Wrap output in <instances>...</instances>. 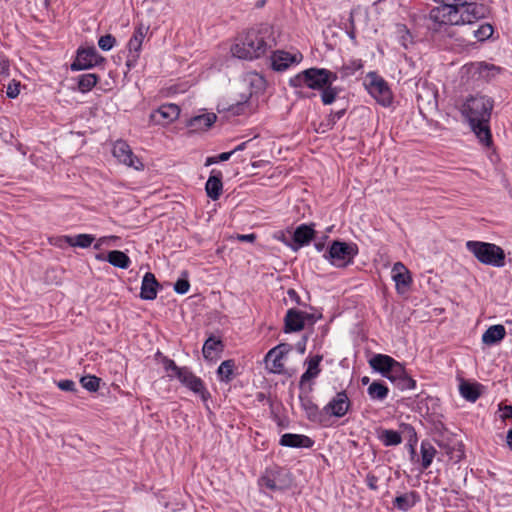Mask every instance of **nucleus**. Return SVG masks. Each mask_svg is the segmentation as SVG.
Returning a JSON list of instances; mask_svg holds the SVG:
<instances>
[{"label": "nucleus", "mask_w": 512, "mask_h": 512, "mask_svg": "<svg viewBox=\"0 0 512 512\" xmlns=\"http://www.w3.org/2000/svg\"><path fill=\"white\" fill-rule=\"evenodd\" d=\"M438 6L428 15V29L441 32L447 26L473 25L489 12L488 6L478 0H433Z\"/></svg>", "instance_id": "obj_1"}, {"label": "nucleus", "mask_w": 512, "mask_h": 512, "mask_svg": "<svg viewBox=\"0 0 512 512\" xmlns=\"http://www.w3.org/2000/svg\"><path fill=\"white\" fill-rule=\"evenodd\" d=\"M493 107L494 100L480 94L469 96L461 107V113L471 130L486 147H490L493 142L489 125Z\"/></svg>", "instance_id": "obj_2"}, {"label": "nucleus", "mask_w": 512, "mask_h": 512, "mask_svg": "<svg viewBox=\"0 0 512 512\" xmlns=\"http://www.w3.org/2000/svg\"><path fill=\"white\" fill-rule=\"evenodd\" d=\"M272 28L268 24H260L248 29L232 45L231 53L242 60H254L263 56L271 48Z\"/></svg>", "instance_id": "obj_3"}, {"label": "nucleus", "mask_w": 512, "mask_h": 512, "mask_svg": "<svg viewBox=\"0 0 512 512\" xmlns=\"http://www.w3.org/2000/svg\"><path fill=\"white\" fill-rule=\"evenodd\" d=\"M466 248L482 264L494 267L505 265V252L496 244L471 240L466 242Z\"/></svg>", "instance_id": "obj_4"}, {"label": "nucleus", "mask_w": 512, "mask_h": 512, "mask_svg": "<svg viewBox=\"0 0 512 512\" xmlns=\"http://www.w3.org/2000/svg\"><path fill=\"white\" fill-rule=\"evenodd\" d=\"M357 254L358 247L355 243L335 240L324 254V257L329 260L332 265L342 268L352 264Z\"/></svg>", "instance_id": "obj_5"}, {"label": "nucleus", "mask_w": 512, "mask_h": 512, "mask_svg": "<svg viewBox=\"0 0 512 512\" xmlns=\"http://www.w3.org/2000/svg\"><path fill=\"white\" fill-rule=\"evenodd\" d=\"M258 483L260 487L272 492L284 491L290 488L292 477L287 469L273 466L265 470Z\"/></svg>", "instance_id": "obj_6"}, {"label": "nucleus", "mask_w": 512, "mask_h": 512, "mask_svg": "<svg viewBox=\"0 0 512 512\" xmlns=\"http://www.w3.org/2000/svg\"><path fill=\"white\" fill-rule=\"evenodd\" d=\"M371 368L383 377L395 383L407 371L405 367L394 358L385 354H376L369 360Z\"/></svg>", "instance_id": "obj_7"}, {"label": "nucleus", "mask_w": 512, "mask_h": 512, "mask_svg": "<svg viewBox=\"0 0 512 512\" xmlns=\"http://www.w3.org/2000/svg\"><path fill=\"white\" fill-rule=\"evenodd\" d=\"M368 93L383 107H388L393 101L392 92L388 83L376 72H369L366 76Z\"/></svg>", "instance_id": "obj_8"}, {"label": "nucleus", "mask_w": 512, "mask_h": 512, "mask_svg": "<svg viewBox=\"0 0 512 512\" xmlns=\"http://www.w3.org/2000/svg\"><path fill=\"white\" fill-rule=\"evenodd\" d=\"M352 409V402L349 399L345 390L339 391L336 395L324 406V420L326 427L329 426L330 417L342 418Z\"/></svg>", "instance_id": "obj_9"}, {"label": "nucleus", "mask_w": 512, "mask_h": 512, "mask_svg": "<svg viewBox=\"0 0 512 512\" xmlns=\"http://www.w3.org/2000/svg\"><path fill=\"white\" fill-rule=\"evenodd\" d=\"M113 156L124 165L132 167L135 170H143V162L133 153L126 141L117 140L112 149Z\"/></svg>", "instance_id": "obj_10"}, {"label": "nucleus", "mask_w": 512, "mask_h": 512, "mask_svg": "<svg viewBox=\"0 0 512 512\" xmlns=\"http://www.w3.org/2000/svg\"><path fill=\"white\" fill-rule=\"evenodd\" d=\"M104 60V57H102L93 46L78 49L76 59L71 64V70L80 71L89 69L104 62Z\"/></svg>", "instance_id": "obj_11"}, {"label": "nucleus", "mask_w": 512, "mask_h": 512, "mask_svg": "<svg viewBox=\"0 0 512 512\" xmlns=\"http://www.w3.org/2000/svg\"><path fill=\"white\" fill-rule=\"evenodd\" d=\"M311 391L312 387L309 388L307 393L299 394L301 408L310 422L326 427V421L324 420V407L320 409L319 406L314 403L312 397L309 395Z\"/></svg>", "instance_id": "obj_12"}, {"label": "nucleus", "mask_w": 512, "mask_h": 512, "mask_svg": "<svg viewBox=\"0 0 512 512\" xmlns=\"http://www.w3.org/2000/svg\"><path fill=\"white\" fill-rule=\"evenodd\" d=\"M177 379L189 390L199 395L203 402H207L211 397L209 391L204 385L203 380L196 376L188 367H185Z\"/></svg>", "instance_id": "obj_13"}, {"label": "nucleus", "mask_w": 512, "mask_h": 512, "mask_svg": "<svg viewBox=\"0 0 512 512\" xmlns=\"http://www.w3.org/2000/svg\"><path fill=\"white\" fill-rule=\"evenodd\" d=\"M148 30V27H144L143 24H139L130 38L128 42V56L126 60V66L128 68H133L136 66L137 61L139 59V53L142 48V43L145 37V33Z\"/></svg>", "instance_id": "obj_14"}, {"label": "nucleus", "mask_w": 512, "mask_h": 512, "mask_svg": "<svg viewBox=\"0 0 512 512\" xmlns=\"http://www.w3.org/2000/svg\"><path fill=\"white\" fill-rule=\"evenodd\" d=\"M179 115L180 108L178 105L173 103H166L153 111L150 115V119L155 124L164 126L175 121Z\"/></svg>", "instance_id": "obj_15"}, {"label": "nucleus", "mask_w": 512, "mask_h": 512, "mask_svg": "<svg viewBox=\"0 0 512 512\" xmlns=\"http://www.w3.org/2000/svg\"><path fill=\"white\" fill-rule=\"evenodd\" d=\"M302 59V55L290 54L283 50L274 51L270 57L271 68L274 71L282 72L288 69L292 64L299 63Z\"/></svg>", "instance_id": "obj_16"}, {"label": "nucleus", "mask_w": 512, "mask_h": 512, "mask_svg": "<svg viewBox=\"0 0 512 512\" xmlns=\"http://www.w3.org/2000/svg\"><path fill=\"white\" fill-rule=\"evenodd\" d=\"M392 278L398 293H405L412 283L409 270L401 262H396L392 268Z\"/></svg>", "instance_id": "obj_17"}, {"label": "nucleus", "mask_w": 512, "mask_h": 512, "mask_svg": "<svg viewBox=\"0 0 512 512\" xmlns=\"http://www.w3.org/2000/svg\"><path fill=\"white\" fill-rule=\"evenodd\" d=\"M307 87L313 90H322L327 86V72L325 68H309L305 70Z\"/></svg>", "instance_id": "obj_18"}, {"label": "nucleus", "mask_w": 512, "mask_h": 512, "mask_svg": "<svg viewBox=\"0 0 512 512\" xmlns=\"http://www.w3.org/2000/svg\"><path fill=\"white\" fill-rule=\"evenodd\" d=\"M305 327L303 311L297 310L296 308H290L287 310L284 317V332L293 333L303 330Z\"/></svg>", "instance_id": "obj_19"}, {"label": "nucleus", "mask_w": 512, "mask_h": 512, "mask_svg": "<svg viewBox=\"0 0 512 512\" xmlns=\"http://www.w3.org/2000/svg\"><path fill=\"white\" fill-rule=\"evenodd\" d=\"M313 226V224H301L295 229L293 233L294 245L291 246L294 251H297L300 247L308 245L314 238L315 230Z\"/></svg>", "instance_id": "obj_20"}, {"label": "nucleus", "mask_w": 512, "mask_h": 512, "mask_svg": "<svg viewBox=\"0 0 512 512\" xmlns=\"http://www.w3.org/2000/svg\"><path fill=\"white\" fill-rule=\"evenodd\" d=\"M279 444L290 448H311L314 440L302 434L285 433L281 436Z\"/></svg>", "instance_id": "obj_21"}, {"label": "nucleus", "mask_w": 512, "mask_h": 512, "mask_svg": "<svg viewBox=\"0 0 512 512\" xmlns=\"http://www.w3.org/2000/svg\"><path fill=\"white\" fill-rule=\"evenodd\" d=\"M217 120L215 113H204L190 118L186 125L190 132H202L208 130Z\"/></svg>", "instance_id": "obj_22"}, {"label": "nucleus", "mask_w": 512, "mask_h": 512, "mask_svg": "<svg viewBox=\"0 0 512 512\" xmlns=\"http://www.w3.org/2000/svg\"><path fill=\"white\" fill-rule=\"evenodd\" d=\"M222 172L216 169H213L210 173V176L205 184V190L207 196L212 200H218L222 194L223 183H222Z\"/></svg>", "instance_id": "obj_23"}, {"label": "nucleus", "mask_w": 512, "mask_h": 512, "mask_svg": "<svg viewBox=\"0 0 512 512\" xmlns=\"http://www.w3.org/2000/svg\"><path fill=\"white\" fill-rule=\"evenodd\" d=\"M160 284L155 275L151 272L145 273L141 283L140 298L143 300H154Z\"/></svg>", "instance_id": "obj_24"}, {"label": "nucleus", "mask_w": 512, "mask_h": 512, "mask_svg": "<svg viewBox=\"0 0 512 512\" xmlns=\"http://www.w3.org/2000/svg\"><path fill=\"white\" fill-rule=\"evenodd\" d=\"M322 359H323V356L320 354H317V355L306 360L307 369L300 377V381H299L300 388H302L306 382L310 381L311 379L316 378L321 373L320 363H321Z\"/></svg>", "instance_id": "obj_25"}, {"label": "nucleus", "mask_w": 512, "mask_h": 512, "mask_svg": "<svg viewBox=\"0 0 512 512\" xmlns=\"http://www.w3.org/2000/svg\"><path fill=\"white\" fill-rule=\"evenodd\" d=\"M420 500V497L416 491H410L404 494H400L393 500L394 508L407 512Z\"/></svg>", "instance_id": "obj_26"}, {"label": "nucleus", "mask_w": 512, "mask_h": 512, "mask_svg": "<svg viewBox=\"0 0 512 512\" xmlns=\"http://www.w3.org/2000/svg\"><path fill=\"white\" fill-rule=\"evenodd\" d=\"M505 327L501 324L490 326L482 335V342L486 345H494L504 339Z\"/></svg>", "instance_id": "obj_27"}, {"label": "nucleus", "mask_w": 512, "mask_h": 512, "mask_svg": "<svg viewBox=\"0 0 512 512\" xmlns=\"http://www.w3.org/2000/svg\"><path fill=\"white\" fill-rule=\"evenodd\" d=\"M223 349L224 344L222 340L211 335L203 344V357L207 360H212L214 355L222 352Z\"/></svg>", "instance_id": "obj_28"}, {"label": "nucleus", "mask_w": 512, "mask_h": 512, "mask_svg": "<svg viewBox=\"0 0 512 512\" xmlns=\"http://www.w3.org/2000/svg\"><path fill=\"white\" fill-rule=\"evenodd\" d=\"M483 386L480 383H470L463 381L459 386L461 396L470 402H475L481 395Z\"/></svg>", "instance_id": "obj_29"}, {"label": "nucleus", "mask_w": 512, "mask_h": 512, "mask_svg": "<svg viewBox=\"0 0 512 512\" xmlns=\"http://www.w3.org/2000/svg\"><path fill=\"white\" fill-rule=\"evenodd\" d=\"M378 439L386 447L397 446L402 442V436L398 431L391 429L378 428L376 430Z\"/></svg>", "instance_id": "obj_30"}, {"label": "nucleus", "mask_w": 512, "mask_h": 512, "mask_svg": "<svg viewBox=\"0 0 512 512\" xmlns=\"http://www.w3.org/2000/svg\"><path fill=\"white\" fill-rule=\"evenodd\" d=\"M107 262L120 269H127L131 264V260L128 255L119 250H112L108 252Z\"/></svg>", "instance_id": "obj_31"}, {"label": "nucleus", "mask_w": 512, "mask_h": 512, "mask_svg": "<svg viewBox=\"0 0 512 512\" xmlns=\"http://www.w3.org/2000/svg\"><path fill=\"white\" fill-rule=\"evenodd\" d=\"M63 239L69 246L88 248L94 242L95 237L91 234H78L76 236H64Z\"/></svg>", "instance_id": "obj_32"}, {"label": "nucleus", "mask_w": 512, "mask_h": 512, "mask_svg": "<svg viewBox=\"0 0 512 512\" xmlns=\"http://www.w3.org/2000/svg\"><path fill=\"white\" fill-rule=\"evenodd\" d=\"M367 393L372 400L383 401L389 394L388 387L380 381H373L368 389Z\"/></svg>", "instance_id": "obj_33"}, {"label": "nucleus", "mask_w": 512, "mask_h": 512, "mask_svg": "<svg viewBox=\"0 0 512 512\" xmlns=\"http://www.w3.org/2000/svg\"><path fill=\"white\" fill-rule=\"evenodd\" d=\"M421 469L426 470L431 465L437 451L429 441L421 442Z\"/></svg>", "instance_id": "obj_34"}, {"label": "nucleus", "mask_w": 512, "mask_h": 512, "mask_svg": "<svg viewBox=\"0 0 512 512\" xmlns=\"http://www.w3.org/2000/svg\"><path fill=\"white\" fill-rule=\"evenodd\" d=\"M346 111H347V107H342L336 111L331 110L329 115L326 117L325 122H322L320 124L319 129H317V132H319L320 129H321V132H326L328 130L333 129L336 122L338 120H340L346 114Z\"/></svg>", "instance_id": "obj_35"}, {"label": "nucleus", "mask_w": 512, "mask_h": 512, "mask_svg": "<svg viewBox=\"0 0 512 512\" xmlns=\"http://www.w3.org/2000/svg\"><path fill=\"white\" fill-rule=\"evenodd\" d=\"M99 77L95 73H85L78 76V90L82 93L91 91L97 84Z\"/></svg>", "instance_id": "obj_36"}, {"label": "nucleus", "mask_w": 512, "mask_h": 512, "mask_svg": "<svg viewBox=\"0 0 512 512\" xmlns=\"http://www.w3.org/2000/svg\"><path fill=\"white\" fill-rule=\"evenodd\" d=\"M234 369H235V361L232 359H228L223 361L218 369L217 374L219 377V380L225 383H229L233 379L234 375Z\"/></svg>", "instance_id": "obj_37"}, {"label": "nucleus", "mask_w": 512, "mask_h": 512, "mask_svg": "<svg viewBox=\"0 0 512 512\" xmlns=\"http://www.w3.org/2000/svg\"><path fill=\"white\" fill-rule=\"evenodd\" d=\"M396 34L399 44L404 49H408L409 45L413 43L412 34L405 24L399 23L396 25Z\"/></svg>", "instance_id": "obj_38"}, {"label": "nucleus", "mask_w": 512, "mask_h": 512, "mask_svg": "<svg viewBox=\"0 0 512 512\" xmlns=\"http://www.w3.org/2000/svg\"><path fill=\"white\" fill-rule=\"evenodd\" d=\"M341 89L337 86H326L324 89L321 90V101L324 105H330L332 104L336 98L337 95Z\"/></svg>", "instance_id": "obj_39"}, {"label": "nucleus", "mask_w": 512, "mask_h": 512, "mask_svg": "<svg viewBox=\"0 0 512 512\" xmlns=\"http://www.w3.org/2000/svg\"><path fill=\"white\" fill-rule=\"evenodd\" d=\"M493 27L489 23H483L478 28L473 29L472 33L478 41H485L489 39L493 34Z\"/></svg>", "instance_id": "obj_40"}, {"label": "nucleus", "mask_w": 512, "mask_h": 512, "mask_svg": "<svg viewBox=\"0 0 512 512\" xmlns=\"http://www.w3.org/2000/svg\"><path fill=\"white\" fill-rule=\"evenodd\" d=\"M100 381L101 379L95 375H87L80 379V384L89 392H96L100 387Z\"/></svg>", "instance_id": "obj_41"}, {"label": "nucleus", "mask_w": 512, "mask_h": 512, "mask_svg": "<svg viewBox=\"0 0 512 512\" xmlns=\"http://www.w3.org/2000/svg\"><path fill=\"white\" fill-rule=\"evenodd\" d=\"M424 91H425V95H423L422 93L417 94L418 104L419 105L427 104L429 106H436L437 105V100H436L437 92L433 91L431 89H428V88H424Z\"/></svg>", "instance_id": "obj_42"}, {"label": "nucleus", "mask_w": 512, "mask_h": 512, "mask_svg": "<svg viewBox=\"0 0 512 512\" xmlns=\"http://www.w3.org/2000/svg\"><path fill=\"white\" fill-rule=\"evenodd\" d=\"M162 363H163L164 369L167 372H169V371L172 372L171 374H168L169 377L178 378L179 375L182 373V371L185 369V367H178L172 359H169L166 356L162 357Z\"/></svg>", "instance_id": "obj_43"}, {"label": "nucleus", "mask_w": 512, "mask_h": 512, "mask_svg": "<svg viewBox=\"0 0 512 512\" xmlns=\"http://www.w3.org/2000/svg\"><path fill=\"white\" fill-rule=\"evenodd\" d=\"M393 384L402 391L416 387V381L407 372Z\"/></svg>", "instance_id": "obj_44"}, {"label": "nucleus", "mask_w": 512, "mask_h": 512, "mask_svg": "<svg viewBox=\"0 0 512 512\" xmlns=\"http://www.w3.org/2000/svg\"><path fill=\"white\" fill-rule=\"evenodd\" d=\"M447 456L449 457L450 460H452L455 463L460 462L465 457L463 445L461 443L453 444V446L447 453Z\"/></svg>", "instance_id": "obj_45"}, {"label": "nucleus", "mask_w": 512, "mask_h": 512, "mask_svg": "<svg viewBox=\"0 0 512 512\" xmlns=\"http://www.w3.org/2000/svg\"><path fill=\"white\" fill-rule=\"evenodd\" d=\"M447 456L449 457L450 460H452L455 463L460 462L465 457L463 445L461 443L453 444V446L447 453Z\"/></svg>", "instance_id": "obj_46"}, {"label": "nucleus", "mask_w": 512, "mask_h": 512, "mask_svg": "<svg viewBox=\"0 0 512 512\" xmlns=\"http://www.w3.org/2000/svg\"><path fill=\"white\" fill-rule=\"evenodd\" d=\"M116 44V38L111 34L103 35L98 40V46L103 51L111 50Z\"/></svg>", "instance_id": "obj_47"}, {"label": "nucleus", "mask_w": 512, "mask_h": 512, "mask_svg": "<svg viewBox=\"0 0 512 512\" xmlns=\"http://www.w3.org/2000/svg\"><path fill=\"white\" fill-rule=\"evenodd\" d=\"M363 67L362 61L360 59L353 60L350 64L343 66V76H349L354 74L357 70H360Z\"/></svg>", "instance_id": "obj_48"}, {"label": "nucleus", "mask_w": 512, "mask_h": 512, "mask_svg": "<svg viewBox=\"0 0 512 512\" xmlns=\"http://www.w3.org/2000/svg\"><path fill=\"white\" fill-rule=\"evenodd\" d=\"M305 75V70L298 73L294 77L290 78L289 85L293 88H300L303 86L307 87V81Z\"/></svg>", "instance_id": "obj_49"}, {"label": "nucleus", "mask_w": 512, "mask_h": 512, "mask_svg": "<svg viewBox=\"0 0 512 512\" xmlns=\"http://www.w3.org/2000/svg\"><path fill=\"white\" fill-rule=\"evenodd\" d=\"M190 283L187 278H179L174 284V291L178 294H185L189 291Z\"/></svg>", "instance_id": "obj_50"}, {"label": "nucleus", "mask_w": 512, "mask_h": 512, "mask_svg": "<svg viewBox=\"0 0 512 512\" xmlns=\"http://www.w3.org/2000/svg\"><path fill=\"white\" fill-rule=\"evenodd\" d=\"M19 93H20V82H18L16 80H12L7 86V91H6L7 97L14 99L19 95Z\"/></svg>", "instance_id": "obj_51"}, {"label": "nucleus", "mask_w": 512, "mask_h": 512, "mask_svg": "<svg viewBox=\"0 0 512 512\" xmlns=\"http://www.w3.org/2000/svg\"><path fill=\"white\" fill-rule=\"evenodd\" d=\"M57 387L62 391L74 392L76 391V383L73 380L65 379L57 382Z\"/></svg>", "instance_id": "obj_52"}, {"label": "nucleus", "mask_w": 512, "mask_h": 512, "mask_svg": "<svg viewBox=\"0 0 512 512\" xmlns=\"http://www.w3.org/2000/svg\"><path fill=\"white\" fill-rule=\"evenodd\" d=\"M433 432L435 435L443 436L447 431L444 423L440 419H433Z\"/></svg>", "instance_id": "obj_53"}, {"label": "nucleus", "mask_w": 512, "mask_h": 512, "mask_svg": "<svg viewBox=\"0 0 512 512\" xmlns=\"http://www.w3.org/2000/svg\"><path fill=\"white\" fill-rule=\"evenodd\" d=\"M378 480V477L373 473H368L365 478V482L368 488L374 491L378 490Z\"/></svg>", "instance_id": "obj_54"}, {"label": "nucleus", "mask_w": 512, "mask_h": 512, "mask_svg": "<svg viewBox=\"0 0 512 512\" xmlns=\"http://www.w3.org/2000/svg\"><path fill=\"white\" fill-rule=\"evenodd\" d=\"M287 295H288L289 299L291 301H293L296 305L303 306V307L307 306L306 303L302 302L299 294L297 293V291L295 289H292V288L288 289Z\"/></svg>", "instance_id": "obj_55"}, {"label": "nucleus", "mask_w": 512, "mask_h": 512, "mask_svg": "<svg viewBox=\"0 0 512 512\" xmlns=\"http://www.w3.org/2000/svg\"><path fill=\"white\" fill-rule=\"evenodd\" d=\"M322 317L321 314H314V313H308L303 311V318L305 325H314L320 318Z\"/></svg>", "instance_id": "obj_56"}, {"label": "nucleus", "mask_w": 512, "mask_h": 512, "mask_svg": "<svg viewBox=\"0 0 512 512\" xmlns=\"http://www.w3.org/2000/svg\"><path fill=\"white\" fill-rule=\"evenodd\" d=\"M10 62L8 58L0 54V75H9Z\"/></svg>", "instance_id": "obj_57"}, {"label": "nucleus", "mask_w": 512, "mask_h": 512, "mask_svg": "<svg viewBox=\"0 0 512 512\" xmlns=\"http://www.w3.org/2000/svg\"><path fill=\"white\" fill-rule=\"evenodd\" d=\"M247 101V99L245 100ZM246 102H237L235 105H231L228 110L234 115H240L245 112Z\"/></svg>", "instance_id": "obj_58"}, {"label": "nucleus", "mask_w": 512, "mask_h": 512, "mask_svg": "<svg viewBox=\"0 0 512 512\" xmlns=\"http://www.w3.org/2000/svg\"><path fill=\"white\" fill-rule=\"evenodd\" d=\"M349 22H350V29L347 31V35L349 36V38L351 40L356 41L355 23H354V17H353L352 13L350 14Z\"/></svg>", "instance_id": "obj_59"}, {"label": "nucleus", "mask_w": 512, "mask_h": 512, "mask_svg": "<svg viewBox=\"0 0 512 512\" xmlns=\"http://www.w3.org/2000/svg\"><path fill=\"white\" fill-rule=\"evenodd\" d=\"M281 353L279 355H276L275 359L273 360V372L280 373L283 369V363L281 362Z\"/></svg>", "instance_id": "obj_60"}, {"label": "nucleus", "mask_w": 512, "mask_h": 512, "mask_svg": "<svg viewBox=\"0 0 512 512\" xmlns=\"http://www.w3.org/2000/svg\"><path fill=\"white\" fill-rule=\"evenodd\" d=\"M307 341H308V336L307 335H304L300 341L297 342L296 344V349L297 351L300 353V354H304L305 351H306V344H307Z\"/></svg>", "instance_id": "obj_61"}, {"label": "nucleus", "mask_w": 512, "mask_h": 512, "mask_svg": "<svg viewBox=\"0 0 512 512\" xmlns=\"http://www.w3.org/2000/svg\"><path fill=\"white\" fill-rule=\"evenodd\" d=\"M435 442L440 449L444 450L446 455L449 452V450L451 449V447L453 446V444H450L449 442H445L444 440H441V439H435Z\"/></svg>", "instance_id": "obj_62"}, {"label": "nucleus", "mask_w": 512, "mask_h": 512, "mask_svg": "<svg viewBox=\"0 0 512 512\" xmlns=\"http://www.w3.org/2000/svg\"><path fill=\"white\" fill-rule=\"evenodd\" d=\"M328 83L327 86H333V83L338 79L337 73L326 69Z\"/></svg>", "instance_id": "obj_63"}, {"label": "nucleus", "mask_w": 512, "mask_h": 512, "mask_svg": "<svg viewBox=\"0 0 512 512\" xmlns=\"http://www.w3.org/2000/svg\"><path fill=\"white\" fill-rule=\"evenodd\" d=\"M234 154V151L223 152L217 156V162H223L230 159V157Z\"/></svg>", "instance_id": "obj_64"}]
</instances>
